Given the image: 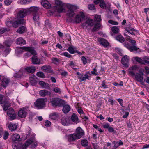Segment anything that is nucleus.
Masks as SVG:
<instances>
[{"label": "nucleus", "instance_id": "3", "mask_svg": "<svg viewBox=\"0 0 149 149\" xmlns=\"http://www.w3.org/2000/svg\"><path fill=\"white\" fill-rule=\"evenodd\" d=\"M85 134L84 130L80 127H77L76 132L73 134L68 135V139L69 141H74L76 140L81 138Z\"/></svg>", "mask_w": 149, "mask_h": 149}, {"label": "nucleus", "instance_id": "4", "mask_svg": "<svg viewBox=\"0 0 149 149\" xmlns=\"http://www.w3.org/2000/svg\"><path fill=\"white\" fill-rule=\"evenodd\" d=\"M9 102V99L8 97L2 94L0 95V104H4L2 105L4 111H7L8 108L10 106Z\"/></svg>", "mask_w": 149, "mask_h": 149}, {"label": "nucleus", "instance_id": "5", "mask_svg": "<svg viewBox=\"0 0 149 149\" xmlns=\"http://www.w3.org/2000/svg\"><path fill=\"white\" fill-rule=\"evenodd\" d=\"M127 40L129 41L131 44H129L126 43L124 44V46L127 48L130 52L137 51L139 48L136 47V41L134 40H132L128 38H127Z\"/></svg>", "mask_w": 149, "mask_h": 149}, {"label": "nucleus", "instance_id": "55", "mask_svg": "<svg viewBox=\"0 0 149 149\" xmlns=\"http://www.w3.org/2000/svg\"><path fill=\"white\" fill-rule=\"evenodd\" d=\"M39 84L43 87H45L47 85V84L46 83L42 81H40L39 82Z\"/></svg>", "mask_w": 149, "mask_h": 149}, {"label": "nucleus", "instance_id": "16", "mask_svg": "<svg viewBox=\"0 0 149 149\" xmlns=\"http://www.w3.org/2000/svg\"><path fill=\"white\" fill-rule=\"evenodd\" d=\"M129 57L127 55H125L122 58L121 60V63L124 67L126 68L129 67Z\"/></svg>", "mask_w": 149, "mask_h": 149}, {"label": "nucleus", "instance_id": "26", "mask_svg": "<svg viewBox=\"0 0 149 149\" xmlns=\"http://www.w3.org/2000/svg\"><path fill=\"white\" fill-rule=\"evenodd\" d=\"M99 42L100 44L104 46L107 47L109 45V43L107 41L103 38H100Z\"/></svg>", "mask_w": 149, "mask_h": 149}, {"label": "nucleus", "instance_id": "14", "mask_svg": "<svg viewBox=\"0 0 149 149\" xmlns=\"http://www.w3.org/2000/svg\"><path fill=\"white\" fill-rule=\"evenodd\" d=\"M84 13L83 12H81L76 16L74 19L75 22L76 23H79L82 20L84 19Z\"/></svg>", "mask_w": 149, "mask_h": 149}, {"label": "nucleus", "instance_id": "7", "mask_svg": "<svg viewBox=\"0 0 149 149\" xmlns=\"http://www.w3.org/2000/svg\"><path fill=\"white\" fill-rule=\"evenodd\" d=\"M50 103L52 106H62L65 104V101L58 98H53L50 100Z\"/></svg>", "mask_w": 149, "mask_h": 149}, {"label": "nucleus", "instance_id": "53", "mask_svg": "<svg viewBox=\"0 0 149 149\" xmlns=\"http://www.w3.org/2000/svg\"><path fill=\"white\" fill-rule=\"evenodd\" d=\"M88 8L91 10H93L95 9V7L93 4H90L88 5Z\"/></svg>", "mask_w": 149, "mask_h": 149}, {"label": "nucleus", "instance_id": "6", "mask_svg": "<svg viewBox=\"0 0 149 149\" xmlns=\"http://www.w3.org/2000/svg\"><path fill=\"white\" fill-rule=\"evenodd\" d=\"M39 8L37 7H31L29 9V11H31L32 13L33 20L35 22H38L39 20Z\"/></svg>", "mask_w": 149, "mask_h": 149}, {"label": "nucleus", "instance_id": "63", "mask_svg": "<svg viewBox=\"0 0 149 149\" xmlns=\"http://www.w3.org/2000/svg\"><path fill=\"white\" fill-rule=\"evenodd\" d=\"M103 127L104 128H107L108 129L110 126L108 123H107L103 125Z\"/></svg>", "mask_w": 149, "mask_h": 149}, {"label": "nucleus", "instance_id": "46", "mask_svg": "<svg viewBox=\"0 0 149 149\" xmlns=\"http://www.w3.org/2000/svg\"><path fill=\"white\" fill-rule=\"evenodd\" d=\"M9 31V29L6 28H3L0 29V33L2 34L5 32L8 31Z\"/></svg>", "mask_w": 149, "mask_h": 149}, {"label": "nucleus", "instance_id": "23", "mask_svg": "<svg viewBox=\"0 0 149 149\" xmlns=\"http://www.w3.org/2000/svg\"><path fill=\"white\" fill-rule=\"evenodd\" d=\"M41 4L46 8H49L51 5L48 1L47 0H42L41 1Z\"/></svg>", "mask_w": 149, "mask_h": 149}, {"label": "nucleus", "instance_id": "2", "mask_svg": "<svg viewBox=\"0 0 149 149\" xmlns=\"http://www.w3.org/2000/svg\"><path fill=\"white\" fill-rule=\"evenodd\" d=\"M138 67L136 65L132 66L130 67L129 69V72L131 75L132 76H135L136 80L140 82L141 84L144 85V83L143 81V72H141L140 70L139 71V73H136L135 74L134 71H135L137 68Z\"/></svg>", "mask_w": 149, "mask_h": 149}, {"label": "nucleus", "instance_id": "22", "mask_svg": "<svg viewBox=\"0 0 149 149\" xmlns=\"http://www.w3.org/2000/svg\"><path fill=\"white\" fill-rule=\"evenodd\" d=\"M70 122L69 119L67 117H63L61 119V123L64 125H68L70 124Z\"/></svg>", "mask_w": 149, "mask_h": 149}, {"label": "nucleus", "instance_id": "54", "mask_svg": "<svg viewBox=\"0 0 149 149\" xmlns=\"http://www.w3.org/2000/svg\"><path fill=\"white\" fill-rule=\"evenodd\" d=\"M108 23L112 24L117 25L118 24V23L116 22L113 21L112 20H110L108 21Z\"/></svg>", "mask_w": 149, "mask_h": 149}, {"label": "nucleus", "instance_id": "11", "mask_svg": "<svg viewBox=\"0 0 149 149\" xmlns=\"http://www.w3.org/2000/svg\"><path fill=\"white\" fill-rule=\"evenodd\" d=\"M29 12V10L27 9H21L17 11V16L18 18H23Z\"/></svg>", "mask_w": 149, "mask_h": 149}, {"label": "nucleus", "instance_id": "48", "mask_svg": "<svg viewBox=\"0 0 149 149\" xmlns=\"http://www.w3.org/2000/svg\"><path fill=\"white\" fill-rule=\"evenodd\" d=\"M9 134L7 131H5L3 136V138L4 140H6L9 136Z\"/></svg>", "mask_w": 149, "mask_h": 149}, {"label": "nucleus", "instance_id": "58", "mask_svg": "<svg viewBox=\"0 0 149 149\" xmlns=\"http://www.w3.org/2000/svg\"><path fill=\"white\" fill-rule=\"evenodd\" d=\"M54 91L56 93H61V91L60 88L58 87H55L54 89Z\"/></svg>", "mask_w": 149, "mask_h": 149}, {"label": "nucleus", "instance_id": "13", "mask_svg": "<svg viewBox=\"0 0 149 149\" xmlns=\"http://www.w3.org/2000/svg\"><path fill=\"white\" fill-rule=\"evenodd\" d=\"M7 115L10 117L9 120H12L15 119L16 117V115L14 109L12 108H10L7 111Z\"/></svg>", "mask_w": 149, "mask_h": 149}, {"label": "nucleus", "instance_id": "44", "mask_svg": "<svg viewBox=\"0 0 149 149\" xmlns=\"http://www.w3.org/2000/svg\"><path fill=\"white\" fill-rule=\"evenodd\" d=\"M101 17L100 15H96L94 17V21L97 22H99L101 20Z\"/></svg>", "mask_w": 149, "mask_h": 149}, {"label": "nucleus", "instance_id": "30", "mask_svg": "<svg viewBox=\"0 0 149 149\" xmlns=\"http://www.w3.org/2000/svg\"><path fill=\"white\" fill-rule=\"evenodd\" d=\"M125 30L128 33H130L132 35H134L135 34L134 32V31H135V29L132 28H130V27H126L125 28Z\"/></svg>", "mask_w": 149, "mask_h": 149}, {"label": "nucleus", "instance_id": "64", "mask_svg": "<svg viewBox=\"0 0 149 149\" xmlns=\"http://www.w3.org/2000/svg\"><path fill=\"white\" fill-rule=\"evenodd\" d=\"M108 129V131L110 132H113L114 131L113 128L110 126L109 128Z\"/></svg>", "mask_w": 149, "mask_h": 149}, {"label": "nucleus", "instance_id": "9", "mask_svg": "<svg viewBox=\"0 0 149 149\" xmlns=\"http://www.w3.org/2000/svg\"><path fill=\"white\" fill-rule=\"evenodd\" d=\"M55 2L56 6V8L57 11L58 13H60L65 11L64 8L65 6L64 3H63L59 0H55Z\"/></svg>", "mask_w": 149, "mask_h": 149}, {"label": "nucleus", "instance_id": "40", "mask_svg": "<svg viewBox=\"0 0 149 149\" xmlns=\"http://www.w3.org/2000/svg\"><path fill=\"white\" fill-rule=\"evenodd\" d=\"M111 30L114 34H117L119 32V29L116 26H114L111 28Z\"/></svg>", "mask_w": 149, "mask_h": 149}, {"label": "nucleus", "instance_id": "33", "mask_svg": "<svg viewBox=\"0 0 149 149\" xmlns=\"http://www.w3.org/2000/svg\"><path fill=\"white\" fill-rule=\"evenodd\" d=\"M8 128L12 131H14L17 128V126L16 124L10 123L8 125Z\"/></svg>", "mask_w": 149, "mask_h": 149}, {"label": "nucleus", "instance_id": "50", "mask_svg": "<svg viewBox=\"0 0 149 149\" xmlns=\"http://www.w3.org/2000/svg\"><path fill=\"white\" fill-rule=\"evenodd\" d=\"M13 21L12 20H10L9 19H7L6 22V24L8 26H12Z\"/></svg>", "mask_w": 149, "mask_h": 149}, {"label": "nucleus", "instance_id": "12", "mask_svg": "<svg viewBox=\"0 0 149 149\" xmlns=\"http://www.w3.org/2000/svg\"><path fill=\"white\" fill-rule=\"evenodd\" d=\"M77 74L78 75V78L80 79V81H86L87 79L89 80V74L90 73L89 72H86L84 75L83 73H80L79 72H77Z\"/></svg>", "mask_w": 149, "mask_h": 149}, {"label": "nucleus", "instance_id": "35", "mask_svg": "<svg viewBox=\"0 0 149 149\" xmlns=\"http://www.w3.org/2000/svg\"><path fill=\"white\" fill-rule=\"evenodd\" d=\"M71 119L73 122H78V118L77 115L75 114H73L71 116Z\"/></svg>", "mask_w": 149, "mask_h": 149}, {"label": "nucleus", "instance_id": "37", "mask_svg": "<svg viewBox=\"0 0 149 149\" xmlns=\"http://www.w3.org/2000/svg\"><path fill=\"white\" fill-rule=\"evenodd\" d=\"M100 27V25L99 23H97L95 24L94 26L92 29V31L93 32H95L97 31V30L99 29Z\"/></svg>", "mask_w": 149, "mask_h": 149}, {"label": "nucleus", "instance_id": "15", "mask_svg": "<svg viewBox=\"0 0 149 149\" xmlns=\"http://www.w3.org/2000/svg\"><path fill=\"white\" fill-rule=\"evenodd\" d=\"M24 71L25 73L26 76L28 73H33L35 71V68L34 66L27 67L25 68H22Z\"/></svg>", "mask_w": 149, "mask_h": 149}, {"label": "nucleus", "instance_id": "17", "mask_svg": "<svg viewBox=\"0 0 149 149\" xmlns=\"http://www.w3.org/2000/svg\"><path fill=\"white\" fill-rule=\"evenodd\" d=\"M42 70L45 72L49 73H52L53 70L51 67L50 65H45L41 67Z\"/></svg>", "mask_w": 149, "mask_h": 149}, {"label": "nucleus", "instance_id": "57", "mask_svg": "<svg viewBox=\"0 0 149 149\" xmlns=\"http://www.w3.org/2000/svg\"><path fill=\"white\" fill-rule=\"evenodd\" d=\"M81 60L84 65L86 64L87 63L86 59L84 56H83L81 58Z\"/></svg>", "mask_w": 149, "mask_h": 149}, {"label": "nucleus", "instance_id": "56", "mask_svg": "<svg viewBox=\"0 0 149 149\" xmlns=\"http://www.w3.org/2000/svg\"><path fill=\"white\" fill-rule=\"evenodd\" d=\"M102 86L104 89L108 88L107 86L105 84V80H104L102 82Z\"/></svg>", "mask_w": 149, "mask_h": 149}, {"label": "nucleus", "instance_id": "31", "mask_svg": "<svg viewBox=\"0 0 149 149\" xmlns=\"http://www.w3.org/2000/svg\"><path fill=\"white\" fill-rule=\"evenodd\" d=\"M70 106L68 105H65L63 107V111L65 113H67L70 111Z\"/></svg>", "mask_w": 149, "mask_h": 149}, {"label": "nucleus", "instance_id": "51", "mask_svg": "<svg viewBox=\"0 0 149 149\" xmlns=\"http://www.w3.org/2000/svg\"><path fill=\"white\" fill-rule=\"evenodd\" d=\"M5 4L6 6H9L10 5L12 1L11 0H5L4 1Z\"/></svg>", "mask_w": 149, "mask_h": 149}, {"label": "nucleus", "instance_id": "24", "mask_svg": "<svg viewBox=\"0 0 149 149\" xmlns=\"http://www.w3.org/2000/svg\"><path fill=\"white\" fill-rule=\"evenodd\" d=\"M33 143L32 141L31 140L29 139L27 140L24 144L22 145L21 149H26V148Z\"/></svg>", "mask_w": 149, "mask_h": 149}, {"label": "nucleus", "instance_id": "21", "mask_svg": "<svg viewBox=\"0 0 149 149\" xmlns=\"http://www.w3.org/2000/svg\"><path fill=\"white\" fill-rule=\"evenodd\" d=\"M24 23L25 21L24 19H22L20 20L13 22L12 23V26L15 28H16L17 27L19 24H23Z\"/></svg>", "mask_w": 149, "mask_h": 149}, {"label": "nucleus", "instance_id": "1", "mask_svg": "<svg viewBox=\"0 0 149 149\" xmlns=\"http://www.w3.org/2000/svg\"><path fill=\"white\" fill-rule=\"evenodd\" d=\"M20 49L22 50H24L26 51H28L25 54V55L28 57L31 56L30 54L33 55L32 57V63L34 64H38L40 63V61L38 58V57L36 55V52L35 51L33 48L32 47H20Z\"/></svg>", "mask_w": 149, "mask_h": 149}, {"label": "nucleus", "instance_id": "52", "mask_svg": "<svg viewBox=\"0 0 149 149\" xmlns=\"http://www.w3.org/2000/svg\"><path fill=\"white\" fill-rule=\"evenodd\" d=\"M135 59L138 62L140 63L141 64H143V61L139 58L137 57H135Z\"/></svg>", "mask_w": 149, "mask_h": 149}, {"label": "nucleus", "instance_id": "10", "mask_svg": "<svg viewBox=\"0 0 149 149\" xmlns=\"http://www.w3.org/2000/svg\"><path fill=\"white\" fill-rule=\"evenodd\" d=\"M46 99L43 98L38 99L34 104L35 106L39 109H41L45 107Z\"/></svg>", "mask_w": 149, "mask_h": 149}, {"label": "nucleus", "instance_id": "28", "mask_svg": "<svg viewBox=\"0 0 149 149\" xmlns=\"http://www.w3.org/2000/svg\"><path fill=\"white\" fill-rule=\"evenodd\" d=\"M26 42L22 38H19L17 40L16 44L20 45H23L26 43Z\"/></svg>", "mask_w": 149, "mask_h": 149}, {"label": "nucleus", "instance_id": "39", "mask_svg": "<svg viewBox=\"0 0 149 149\" xmlns=\"http://www.w3.org/2000/svg\"><path fill=\"white\" fill-rule=\"evenodd\" d=\"M20 136L17 134H14L13 136L12 140L13 141H18L20 138Z\"/></svg>", "mask_w": 149, "mask_h": 149}, {"label": "nucleus", "instance_id": "20", "mask_svg": "<svg viewBox=\"0 0 149 149\" xmlns=\"http://www.w3.org/2000/svg\"><path fill=\"white\" fill-rule=\"evenodd\" d=\"M27 113V110L25 108H23L19 110L18 112L19 116L21 118L26 117Z\"/></svg>", "mask_w": 149, "mask_h": 149}, {"label": "nucleus", "instance_id": "60", "mask_svg": "<svg viewBox=\"0 0 149 149\" xmlns=\"http://www.w3.org/2000/svg\"><path fill=\"white\" fill-rule=\"evenodd\" d=\"M63 55L64 56H65L68 57V58H70L71 56V55H70V54H69L67 52H65L63 53Z\"/></svg>", "mask_w": 149, "mask_h": 149}, {"label": "nucleus", "instance_id": "29", "mask_svg": "<svg viewBox=\"0 0 149 149\" xmlns=\"http://www.w3.org/2000/svg\"><path fill=\"white\" fill-rule=\"evenodd\" d=\"M40 95L42 97H45L50 94V92L46 90H42L39 91Z\"/></svg>", "mask_w": 149, "mask_h": 149}, {"label": "nucleus", "instance_id": "18", "mask_svg": "<svg viewBox=\"0 0 149 149\" xmlns=\"http://www.w3.org/2000/svg\"><path fill=\"white\" fill-rule=\"evenodd\" d=\"M22 76H26L25 73L24 72L22 68H21L17 73H15L14 75V77L17 78H20Z\"/></svg>", "mask_w": 149, "mask_h": 149}, {"label": "nucleus", "instance_id": "62", "mask_svg": "<svg viewBox=\"0 0 149 149\" xmlns=\"http://www.w3.org/2000/svg\"><path fill=\"white\" fill-rule=\"evenodd\" d=\"M51 124L50 122L47 120L45 123V125L46 126H49Z\"/></svg>", "mask_w": 149, "mask_h": 149}, {"label": "nucleus", "instance_id": "43", "mask_svg": "<svg viewBox=\"0 0 149 149\" xmlns=\"http://www.w3.org/2000/svg\"><path fill=\"white\" fill-rule=\"evenodd\" d=\"M81 144L83 146H86L88 145V141L86 140H84L81 141Z\"/></svg>", "mask_w": 149, "mask_h": 149}, {"label": "nucleus", "instance_id": "47", "mask_svg": "<svg viewBox=\"0 0 149 149\" xmlns=\"http://www.w3.org/2000/svg\"><path fill=\"white\" fill-rule=\"evenodd\" d=\"M36 74L38 77L41 78H44L45 76L44 74L42 72H38Z\"/></svg>", "mask_w": 149, "mask_h": 149}, {"label": "nucleus", "instance_id": "8", "mask_svg": "<svg viewBox=\"0 0 149 149\" xmlns=\"http://www.w3.org/2000/svg\"><path fill=\"white\" fill-rule=\"evenodd\" d=\"M66 6L68 9L67 15L68 16L70 17H72L74 15V12L77 8L76 6L70 4L66 5Z\"/></svg>", "mask_w": 149, "mask_h": 149}, {"label": "nucleus", "instance_id": "19", "mask_svg": "<svg viewBox=\"0 0 149 149\" xmlns=\"http://www.w3.org/2000/svg\"><path fill=\"white\" fill-rule=\"evenodd\" d=\"M93 20L91 19H86L85 23L82 24V26L83 27L87 28L89 26H92L93 25Z\"/></svg>", "mask_w": 149, "mask_h": 149}, {"label": "nucleus", "instance_id": "42", "mask_svg": "<svg viewBox=\"0 0 149 149\" xmlns=\"http://www.w3.org/2000/svg\"><path fill=\"white\" fill-rule=\"evenodd\" d=\"M67 50L69 52L72 54H74L75 53V51L73 47H70L67 49Z\"/></svg>", "mask_w": 149, "mask_h": 149}, {"label": "nucleus", "instance_id": "25", "mask_svg": "<svg viewBox=\"0 0 149 149\" xmlns=\"http://www.w3.org/2000/svg\"><path fill=\"white\" fill-rule=\"evenodd\" d=\"M9 81V80L7 78H3L2 79L1 83V85L4 87H6L8 85Z\"/></svg>", "mask_w": 149, "mask_h": 149}, {"label": "nucleus", "instance_id": "38", "mask_svg": "<svg viewBox=\"0 0 149 149\" xmlns=\"http://www.w3.org/2000/svg\"><path fill=\"white\" fill-rule=\"evenodd\" d=\"M31 1V0H19L18 1V3L21 4H25L29 3Z\"/></svg>", "mask_w": 149, "mask_h": 149}, {"label": "nucleus", "instance_id": "45", "mask_svg": "<svg viewBox=\"0 0 149 149\" xmlns=\"http://www.w3.org/2000/svg\"><path fill=\"white\" fill-rule=\"evenodd\" d=\"M100 7L103 8H104L106 7V5L104 0H102L101 1L100 4Z\"/></svg>", "mask_w": 149, "mask_h": 149}, {"label": "nucleus", "instance_id": "61", "mask_svg": "<svg viewBox=\"0 0 149 149\" xmlns=\"http://www.w3.org/2000/svg\"><path fill=\"white\" fill-rule=\"evenodd\" d=\"M93 70V71H91V72L92 74H93L95 75H97V74L95 72L97 71V69H96L95 68H94Z\"/></svg>", "mask_w": 149, "mask_h": 149}, {"label": "nucleus", "instance_id": "59", "mask_svg": "<svg viewBox=\"0 0 149 149\" xmlns=\"http://www.w3.org/2000/svg\"><path fill=\"white\" fill-rule=\"evenodd\" d=\"M52 61L54 63H56L58 62L59 61V60L56 58H52Z\"/></svg>", "mask_w": 149, "mask_h": 149}, {"label": "nucleus", "instance_id": "34", "mask_svg": "<svg viewBox=\"0 0 149 149\" xmlns=\"http://www.w3.org/2000/svg\"><path fill=\"white\" fill-rule=\"evenodd\" d=\"M26 31V28L24 26H22L19 27L17 30V32L21 34L24 33Z\"/></svg>", "mask_w": 149, "mask_h": 149}, {"label": "nucleus", "instance_id": "36", "mask_svg": "<svg viewBox=\"0 0 149 149\" xmlns=\"http://www.w3.org/2000/svg\"><path fill=\"white\" fill-rule=\"evenodd\" d=\"M115 39L121 43H123L125 41L124 37L121 35H119L115 37Z\"/></svg>", "mask_w": 149, "mask_h": 149}, {"label": "nucleus", "instance_id": "27", "mask_svg": "<svg viewBox=\"0 0 149 149\" xmlns=\"http://www.w3.org/2000/svg\"><path fill=\"white\" fill-rule=\"evenodd\" d=\"M29 82L31 85L34 86L36 84L37 81L36 77L33 76L30 77L29 78Z\"/></svg>", "mask_w": 149, "mask_h": 149}, {"label": "nucleus", "instance_id": "32", "mask_svg": "<svg viewBox=\"0 0 149 149\" xmlns=\"http://www.w3.org/2000/svg\"><path fill=\"white\" fill-rule=\"evenodd\" d=\"M59 116L58 113L56 112L52 113L49 115V118L52 119L54 120L56 119Z\"/></svg>", "mask_w": 149, "mask_h": 149}, {"label": "nucleus", "instance_id": "41", "mask_svg": "<svg viewBox=\"0 0 149 149\" xmlns=\"http://www.w3.org/2000/svg\"><path fill=\"white\" fill-rule=\"evenodd\" d=\"M3 51L5 55H7L11 51V49L9 47H5V48L2 50Z\"/></svg>", "mask_w": 149, "mask_h": 149}, {"label": "nucleus", "instance_id": "49", "mask_svg": "<svg viewBox=\"0 0 149 149\" xmlns=\"http://www.w3.org/2000/svg\"><path fill=\"white\" fill-rule=\"evenodd\" d=\"M3 44L4 46H5L6 47H9L11 44L10 42L6 41L4 42Z\"/></svg>", "mask_w": 149, "mask_h": 149}]
</instances>
